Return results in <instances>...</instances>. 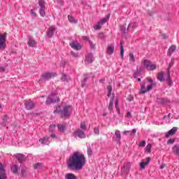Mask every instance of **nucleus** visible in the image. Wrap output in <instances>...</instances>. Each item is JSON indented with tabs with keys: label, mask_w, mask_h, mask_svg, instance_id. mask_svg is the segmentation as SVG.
I'll use <instances>...</instances> for the list:
<instances>
[{
	"label": "nucleus",
	"mask_w": 179,
	"mask_h": 179,
	"mask_svg": "<svg viewBox=\"0 0 179 179\" xmlns=\"http://www.w3.org/2000/svg\"><path fill=\"white\" fill-rule=\"evenodd\" d=\"M55 30H57V27H55V26H50L48 28V29L46 32V34H47L48 37H49V38H51L52 37L54 36Z\"/></svg>",
	"instance_id": "8"
},
{
	"label": "nucleus",
	"mask_w": 179,
	"mask_h": 179,
	"mask_svg": "<svg viewBox=\"0 0 179 179\" xmlns=\"http://www.w3.org/2000/svg\"><path fill=\"white\" fill-rule=\"evenodd\" d=\"M103 115H106V114H104Z\"/></svg>",
	"instance_id": "61"
},
{
	"label": "nucleus",
	"mask_w": 179,
	"mask_h": 179,
	"mask_svg": "<svg viewBox=\"0 0 179 179\" xmlns=\"http://www.w3.org/2000/svg\"><path fill=\"white\" fill-rule=\"evenodd\" d=\"M38 5L39 6H41V8L39 10V13L40 15L42 16V17H44V16H45V2L44 1V0H39L38 1Z\"/></svg>",
	"instance_id": "4"
},
{
	"label": "nucleus",
	"mask_w": 179,
	"mask_h": 179,
	"mask_svg": "<svg viewBox=\"0 0 179 179\" xmlns=\"http://www.w3.org/2000/svg\"><path fill=\"white\" fill-rule=\"evenodd\" d=\"M70 45L71 48H73V50H81V48H82V46L80 45V44H79L76 42H73V43H70Z\"/></svg>",
	"instance_id": "16"
},
{
	"label": "nucleus",
	"mask_w": 179,
	"mask_h": 179,
	"mask_svg": "<svg viewBox=\"0 0 179 179\" xmlns=\"http://www.w3.org/2000/svg\"><path fill=\"white\" fill-rule=\"evenodd\" d=\"M176 50H177V46H176V45H171L168 50V55L171 57V54H173V52H174Z\"/></svg>",
	"instance_id": "20"
},
{
	"label": "nucleus",
	"mask_w": 179,
	"mask_h": 179,
	"mask_svg": "<svg viewBox=\"0 0 179 179\" xmlns=\"http://www.w3.org/2000/svg\"><path fill=\"white\" fill-rule=\"evenodd\" d=\"M115 107L117 111V113L120 114V108H118V99L115 100Z\"/></svg>",
	"instance_id": "43"
},
{
	"label": "nucleus",
	"mask_w": 179,
	"mask_h": 179,
	"mask_svg": "<svg viewBox=\"0 0 179 179\" xmlns=\"http://www.w3.org/2000/svg\"><path fill=\"white\" fill-rule=\"evenodd\" d=\"M0 108H2V105L0 104Z\"/></svg>",
	"instance_id": "58"
},
{
	"label": "nucleus",
	"mask_w": 179,
	"mask_h": 179,
	"mask_svg": "<svg viewBox=\"0 0 179 179\" xmlns=\"http://www.w3.org/2000/svg\"><path fill=\"white\" fill-rule=\"evenodd\" d=\"M157 78L159 80V82H164V72L161 71L158 73Z\"/></svg>",
	"instance_id": "24"
},
{
	"label": "nucleus",
	"mask_w": 179,
	"mask_h": 179,
	"mask_svg": "<svg viewBox=\"0 0 179 179\" xmlns=\"http://www.w3.org/2000/svg\"><path fill=\"white\" fill-rule=\"evenodd\" d=\"M164 167H166V164H162L160 166V169L161 170H163V169H164Z\"/></svg>",
	"instance_id": "51"
},
{
	"label": "nucleus",
	"mask_w": 179,
	"mask_h": 179,
	"mask_svg": "<svg viewBox=\"0 0 179 179\" xmlns=\"http://www.w3.org/2000/svg\"><path fill=\"white\" fill-rule=\"evenodd\" d=\"M6 33L2 34H0V49L5 48V46L6 45Z\"/></svg>",
	"instance_id": "7"
},
{
	"label": "nucleus",
	"mask_w": 179,
	"mask_h": 179,
	"mask_svg": "<svg viewBox=\"0 0 179 179\" xmlns=\"http://www.w3.org/2000/svg\"><path fill=\"white\" fill-rule=\"evenodd\" d=\"M145 145H146V141H143L139 143L138 146H140L141 148H143Z\"/></svg>",
	"instance_id": "46"
},
{
	"label": "nucleus",
	"mask_w": 179,
	"mask_h": 179,
	"mask_svg": "<svg viewBox=\"0 0 179 179\" xmlns=\"http://www.w3.org/2000/svg\"><path fill=\"white\" fill-rule=\"evenodd\" d=\"M56 113H59V114L61 115V118H64V120L69 118V117H71V114H72V106H65L62 108V110L61 109V106H58L54 111V114Z\"/></svg>",
	"instance_id": "2"
},
{
	"label": "nucleus",
	"mask_w": 179,
	"mask_h": 179,
	"mask_svg": "<svg viewBox=\"0 0 179 179\" xmlns=\"http://www.w3.org/2000/svg\"><path fill=\"white\" fill-rule=\"evenodd\" d=\"M178 130V128L177 127H173L171 130H169L166 134V138H169V136H171L173 135H176V132Z\"/></svg>",
	"instance_id": "15"
},
{
	"label": "nucleus",
	"mask_w": 179,
	"mask_h": 179,
	"mask_svg": "<svg viewBox=\"0 0 179 179\" xmlns=\"http://www.w3.org/2000/svg\"><path fill=\"white\" fill-rule=\"evenodd\" d=\"M106 54L108 55H112V54H114V44H110L108 45L106 49Z\"/></svg>",
	"instance_id": "14"
},
{
	"label": "nucleus",
	"mask_w": 179,
	"mask_h": 179,
	"mask_svg": "<svg viewBox=\"0 0 179 179\" xmlns=\"http://www.w3.org/2000/svg\"><path fill=\"white\" fill-rule=\"evenodd\" d=\"M129 61L131 62H135V57L134 56V53L132 52L129 53Z\"/></svg>",
	"instance_id": "36"
},
{
	"label": "nucleus",
	"mask_w": 179,
	"mask_h": 179,
	"mask_svg": "<svg viewBox=\"0 0 179 179\" xmlns=\"http://www.w3.org/2000/svg\"><path fill=\"white\" fill-rule=\"evenodd\" d=\"M172 152L176 156H179V145H175L172 147Z\"/></svg>",
	"instance_id": "23"
},
{
	"label": "nucleus",
	"mask_w": 179,
	"mask_h": 179,
	"mask_svg": "<svg viewBox=\"0 0 179 179\" xmlns=\"http://www.w3.org/2000/svg\"><path fill=\"white\" fill-rule=\"evenodd\" d=\"M21 176L22 177H27V172L26 171V168H22L21 169Z\"/></svg>",
	"instance_id": "34"
},
{
	"label": "nucleus",
	"mask_w": 179,
	"mask_h": 179,
	"mask_svg": "<svg viewBox=\"0 0 179 179\" xmlns=\"http://www.w3.org/2000/svg\"><path fill=\"white\" fill-rule=\"evenodd\" d=\"M168 117H170V114L168 115Z\"/></svg>",
	"instance_id": "59"
},
{
	"label": "nucleus",
	"mask_w": 179,
	"mask_h": 179,
	"mask_svg": "<svg viewBox=\"0 0 179 179\" xmlns=\"http://www.w3.org/2000/svg\"><path fill=\"white\" fill-rule=\"evenodd\" d=\"M90 44L91 45L92 48H94V45H92V42H90Z\"/></svg>",
	"instance_id": "54"
},
{
	"label": "nucleus",
	"mask_w": 179,
	"mask_h": 179,
	"mask_svg": "<svg viewBox=\"0 0 179 179\" xmlns=\"http://www.w3.org/2000/svg\"><path fill=\"white\" fill-rule=\"evenodd\" d=\"M16 158L20 163H23V162H26V157H24L23 154H17L16 155Z\"/></svg>",
	"instance_id": "18"
},
{
	"label": "nucleus",
	"mask_w": 179,
	"mask_h": 179,
	"mask_svg": "<svg viewBox=\"0 0 179 179\" xmlns=\"http://www.w3.org/2000/svg\"><path fill=\"white\" fill-rule=\"evenodd\" d=\"M113 107H114V97L112 96V98L110 100L108 110L109 111H113Z\"/></svg>",
	"instance_id": "26"
},
{
	"label": "nucleus",
	"mask_w": 179,
	"mask_h": 179,
	"mask_svg": "<svg viewBox=\"0 0 179 179\" xmlns=\"http://www.w3.org/2000/svg\"><path fill=\"white\" fill-rule=\"evenodd\" d=\"M24 106L27 110H32V108H34V107H36V103H34V102H33L31 100H29L25 101Z\"/></svg>",
	"instance_id": "10"
},
{
	"label": "nucleus",
	"mask_w": 179,
	"mask_h": 179,
	"mask_svg": "<svg viewBox=\"0 0 179 179\" xmlns=\"http://www.w3.org/2000/svg\"><path fill=\"white\" fill-rule=\"evenodd\" d=\"M80 128H81V129L86 130V124H85L84 123H81Z\"/></svg>",
	"instance_id": "48"
},
{
	"label": "nucleus",
	"mask_w": 179,
	"mask_h": 179,
	"mask_svg": "<svg viewBox=\"0 0 179 179\" xmlns=\"http://www.w3.org/2000/svg\"><path fill=\"white\" fill-rule=\"evenodd\" d=\"M37 43H36V41L31 38H29L28 40V45L29 47H36Z\"/></svg>",
	"instance_id": "25"
},
{
	"label": "nucleus",
	"mask_w": 179,
	"mask_h": 179,
	"mask_svg": "<svg viewBox=\"0 0 179 179\" xmlns=\"http://www.w3.org/2000/svg\"><path fill=\"white\" fill-rule=\"evenodd\" d=\"M124 134H128V131H124Z\"/></svg>",
	"instance_id": "56"
},
{
	"label": "nucleus",
	"mask_w": 179,
	"mask_h": 179,
	"mask_svg": "<svg viewBox=\"0 0 179 179\" xmlns=\"http://www.w3.org/2000/svg\"><path fill=\"white\" fill-rule=\"evenodd\" d=\"M150 163V157H148L147 158V162L143 161L140 163V166L143 170V169H145V167H146V166H148V164H149Z\"/></svg>",
	"instance_id": "17"
},
{
	"label": "nucleus",
	"mask_w": 179,
	"mask_h": 179,
	"mask_svg": "<svg viewBox=\"0 0 179 179\" xmlns=\"http://www.w3.org/2000/svg\"><path fill=\"white\" fill-rule=\"evenodd\" d=\"M51 137L52 138H57V136L55 135V134H51Z\"/></svg>",
	"instance_id": "52"
},
{
	"label": "nucleus",
	"mask_w": 179,
	"mask_h": 179,
	"mask_svg": "<svg viewBox=\"0 0 179 179\" xmlns=\"http://www.w3.org/2000/svg\"><path fill=\"white\" fill-rule=\"evenodd\" d=\"M168 85L169 86H171L173 85V81L171 80V78L170 77V71L168 70V78H166Z\"/></svg>",
	"instance_id": "29"
},
{
	"label": "nucleus",
	"mask_w": 179,
	"mask_h": 179,
	"mask_svg": "<svg viewBox=\"0 0 179 179\" xmlns=\"http://www.w3.org/2000/svg\"><path fill=\"white\" fill-rule=\"evenodd\" d=\"M73 135L75 136H78L80 139H83L86 138V134H85V131H83V130H80V129H78L77 130H76L73 132Z\"/></svg>",
	"instance_id": "9"
},
{
	"label": "nucleus",
	"mask_w": 179,
	"mask_h": 179,
	"mask_svg": "<svg viewBox=\"0 0 179 179\" xmlns=\"http://www.w3.org/2000/svg\"><path fill=\"white\" fill-rule=\"evenodd\" d=\"M43 167V164L41 163H37L34 165V169L35 170H39V169H41Z\"/></svg>",
	"instance_id": "31"
},
{
	"label": "nucleus",
	"mask_w": 179,
	"mask_h": 179,
	"mask_svg": "<svg viewBox=\"0 0 179 179\" xmlns=\"http://www.w3.org/2000/svg\"><path fill=\"white\" fill-rule=\"evenodd\" d=\"M66 164L69 170H82L86 164V157L80 152H74L69 156Z\"/></svg>",
	"instance_id": "1"
},
{
	"label": "nucleus",
	"mask_w": 179,
	"mask_h": 179,
	"mask_svg": "<svg viewBox=\"0 0 179 179\" xmlns=\"http://www.w3.org/2000/svg\"><path fill=\"white\" fill-rule=\"evenodd\" d=\"M120 54L122 58H124V45L122 44V42H120Z\"/></svg>",
	"instance_id": "33"
},
{
	"label": "nucleus",
	"mask_w": 179,
	"mask_h": 179,
	"mask_svg": "<svg viewBox=\"0 0 179 179\" xmlns=\"http://www.w3.org/2000/svg\"><path fill=\"white\" fill-rule=\"evenodd\" d=\"M93 62V55L89 54L86 56L85 63L86 64H92Z\"/></svg>",
	"instance_id": "21"
},
{
	"label": "nucleus",
	"mask_w": 179,
	"mask_h": 179,
	"mask_svg": "<svg viewBox=\"0 0 179 179\" xmlns=\"http://www.w3.org/2000/svg\"><path fill=\"white\" fill-rule=\"evenodd\" d=\"M146 87L145 85V84H142L141 85V90L140 91V93L141 94H145V93H146Z\"/></svg>",
	"instance_id": "32"
},
{
	"label": "nucleus",
	"mask_w": 179,
	"mask_h": 179,
	"mask_svg": "<svg viewBox=\"0 0 179 179\" xmlns=\"http://www.w3.org/2000/svg\"><path fill=\"white\" fill-rule=\"evenodd\" d=\"M143 64L148 71H155L156 69V64H153V63L150 62V61L145 59L143 61Z\"/></svg>",
	"instance_id": "3"
},
{
	"label": "nucleus",
	"mask_w": 179,
	"mask_h": 179,
	"mask_svg": "<svg viewBox=\"0 0 179 179\" xmlns=\"http://www.w3.org/2000/svg\"><path fill=\"white\" fill-rule=\"evenodd\" d=\"M176 141V139L173 138V139H169L167 141V145H173V143H174V142Z\"/></svg>",
	"instance_id": "45"
},
{
	"label": "nucleus",
	"mask_w": 179,
	"mask_h": 179,
	"mask_svg": "<svg viewBox=\"0 0 179 179\" xmlns=\"http://www.w3.org/2000/svg\"><path fill=\"white\" fill-rule=\"evenodd\" d=\"M57 101H59V99L57 98V96L50 95L46 100V104L49 105L51 104V103H55Z\"/></svg>",
	"instance_id": "11"
},
{
	"label": "nucleus",
	"mask_w": 179,
	"mask_h": 179,
	"mask_svg": "<svg viewBox=\"0 0 179 179\" xmlns=\"http://www.w3.org/2000/svg\"><path fill=\"white\" fill-rule=\"evenodd\" d=\"M158 100L159 103H170V100L165 98H161Z\"/></svg>",
	"instance_id": "35"
},
{
	"label": "nucleus",
	"mask_w": 179,
	"mask_h": 179,
	"mask_svg": "<svg viewBox=\"0 0 179 179\" xmlns=\"http://www.w3.org/2000/svg\"><path fill=\"white\" fill-rule=\"evenodd\" d=\"M106 22H107L106 18H103L101 21L98 22V23L94 26V30H100V29H101V27L103 26V24H104V23H106Z\"/></svg>",
	"instance_id": "12"
},
{
	"label": "nucleus",
	"mask_w": 179,
	"mask_h": 179,
	"mask_svg": "<svg viewBox=\"0 0 179 179\" xmlns=\"http://www.w3.org/2000/svg\"><path fill=\"white\" fill-rule=\"evenodd\" d=\"M94 133L96 134V135H100V130L99 129V127L94 128Z\"/></svg>",
	"instance_id": "42"
},
{
	"label": "nucleus",
	"mask_w": 179,
	"mask_h": 179,
	"mask_svg": "<svg viewBox=\"0 0 179 179\" xmlns=\"http://www.w3.org/2000/svg\"><path fill=\"white\" fill-rule=\"evenodd\" d=\"M56 76L57 73L46 72L42 74L41 78L43 79V80H50V79H52V78H55Z\"/></svg>",
	"instance_id": "5"
},
{
	"label": "nucleus",
	"mask_w": 179,
	"mask_h": 179,
	"mask_svg": "<svg viewBox=\"0 0 179 179\" xmlns=\"http://www.w3.org/2000/svg\"><path fill=\"white\" fill-rule=\"evenodd\" d=\"M115 136L116 138V141L117 142H120V141H121V132L120 131V130L115 131Z\"/></svg>",
	"instance_id": "27"
},
{
	"label": "nucleus",
	"mask_w": 179,
	"mask_h": 179,
	"mask_svg": "<svg viewBox=\"0 0 179 179\" xmlns=\"http://www.w3.org/2000/svg\"><path fill=\"white\" fill-rule=\"evenodd\" d=\"M147 80H148V82H150V83H152L153 82V80H152V78H148Z\"/></svg>",
	"instance_id": "50"
},
{
	"label": "nucleus",
	"mask_w": 179,
	"mask_h": 179,
	"mask_svg": "<svg viewBox=\"0 0 179 179\" xmlns=\"http://www.w3.org/2000/svg\"><path fill=\"white\" fill-rule=\"evenodd\" d=\"M164 38H167V36L163 35Z\"/></svg>",
	"instance_id": "55"
},
{
	"label": "nucleus",
	"mask_w": 179,
	"mask_h": 179,
	"mask_svg": "<svg viewBox=\"0 0 179 179\" xmlns=\"http://www.w3.org/2000/svg\"><path fill=\"white\" fill-rule=\"evenodd\" d=\"M126 117H127V118H131V112H127Z\"/></svg>",
	"instance_id": "49"
},
{
	"label": "nucleus",
	"mask_w": 179,
	"mask_h": 179,
	"mask_svg": "<svg viewBox=\"0 0 179 179\" xmlns=\"http://www.w3.org/2000/svg\"><path fill=\"white\" fill-rule=\"evenodd\" d=\"M152 149V144H148L145 148L146 152H148V153H151V150Z\"/></svg>",
	"instance_id": "37"
},
{
	"label": "nucleus",
	"mask_w": 179,
	"mask_h": 179,
	"mask_svg": "<svg viewBox=\"0 0 179 179\" xmlns=\"http://www.w3.org/2000/svg\"><path fill=\"white\" fill-rule=\"evenodd\" d=\"M57 128L60 132H65V131H66V124H57Z\"/></svg>",
	"instance_id": "22"
},
{
	"label": "nucleus",
	"mask_w": 179,
	"mask_h": 179,
	"mask_svg": "<svg viewBox=\"0 0 179 179\" xmlns=\"http://www.w3.org/2000/svg\"><path fill=\"white\" fill-rule=\"evenodd\" d=\"M6 121H8V115H5L3 117V125L5 127L6 125Z\"/></svg>",
	"instance_id": "39"
},
{
	"label": "nucleus",
	"mask_w": 179,
	"mask_h": 179,
	"mask_svg": "<svg viewBox=\"0 0 179 179\" xmlns=\"http://www.w3.org/2000/svg\"><path fill=\"white\" fill-rule=\"evenodd\" d=\"M132 134H136V129H134L132 130Z\"/></svg>",
	"instance_id": "53"
},
{
	"label": "nucleus",
	"mask_w": 179,
	"mask_h": 179,
	"mask_svg": "<svg viewBox=\"0 0 179 179\" xmlns=\"http://www.w3.org/2000/svg\"><path fill=\"white\" fill-rule=\"evenodd\" d=\"M65 178L66 179H77L76 176L73 173H66L65 175Z\"/></svg>",
	"instance_id": "28"
},
{
	"label": "nucleus",
	"mask_w": 179,
	"mask_h": 179,
	"mask_svg": "<svg viewBox=\"0 0 179 179\" xmlns=\"http://www.w3.org/2000/svg\"><path fill=\"white\" fill-rule=\"evenodd\" d=\"M3 71H5V69H3Z\"/></svg>",
	"instance_id": "60"
},
{
	"label": "nucleus",
	"mask_w": 179,
	"mask_h": 179,
	"mask_svg": "<svg viewBox=\"0 0 179 179\" xmlns=\"http://www.w3.org/2000/svg\"><path fill=\"white\" fill-rule=\"evenodd\" d=\"M129 170H131V164H124L123 166V169L121 171L122 176H128V174L129 173Z\"/></svg>",
	"instance_id": "6"
},
{
	"label": "nucleus",
	"mask_w": 179,
	"mask_h": 179,
	"mask_svg": "<svg viewBox=\"0 0 179 179\" xmlns=\"http://www.w3.org/2000/svg\"><path fill=\"white\" fill-rule=\"evenodd\" d=\"M0 179H6V173H5V168L0 162Z\"/></svg>",
	"instance_id": "13"
},
{
	"label": "nucleus",
	"mask_w": 179,
	"mask_h": 179,
	"mask_svg": "<svg viewBox=\"0 0 179 179\" xmlns=\"http://www.w3.org/2000/svg\"><path fill=\"white\" fill-rule=\"evenodd\" d=\"M152 89H153V84H151L150 85H148L147 87V89L145 90V92H150V90H152Z\"/></svg>",
	"instance_id": "44"
},
{
	"label": "nucleus",
	"mask_w": 179,
	"mask_h": 179,
	"mask_svg": "<svg viewBox=\"0 0 179 179\" xmlns=\"http://www.w3.org/2000/svg\"><path fill=\"white\" fill-rule=\"evenodd\" d=\"M98 38H101V40H103V38H106V34H104V33L101 32L98 34Z\"/></svg>",
	"instance_id": "40"
},
{
	"label": "nucleus",
	"mask_w": 179,
	"mask_h": 179,
	"mask_svg": "<svg viewBox=\"0 0 179 179\" xmlns=\"http://www.w3.org/2000/svg\"><path fill=\"white\" fill-rule=\"evenodd\" d=\"M19 170H20V167L17 165H13L11 167V171L13 174H19Z\"/></svg>",
	"instance_id": "19"
},
{
	"label": "nucleus",
	"mask_w": 179,
	"mask_h": 179,
	"mask_svg": "<svg viewBox=\"0 0 179 179\" xmlns=\"http://www.w3.org/2000/svg\"><path fill=\"white\" fill-rule=\"evenodd\" d=\"M107 89H108V97H114L113 95H111V92H113V87L111 85H108L107 87Z\"/></svg>",
	"instance_id": "30"
},
{
	"label": "nucleus",
	"mask_w": 179,
	"mask_h": 179,
	"mask_svg": "<svg viewBox=\"0 0 179 179\" xmlns=\"http://www.w3.org/2000/svg\"><path fill=\"white\" fill-rule=\"evenodd\" d=\"M48 141V137H44L43 138H41L39 140V142H41V143L44 144L45 142Z\"/></svg>",
	"instance_id": "41"
},
{
	"label": "nucleus",
	"mask_w": 179,
	"mask_h": 179,
	"mask_svg": "<svg viewBox=\"0 0 179 179\" xmlns=\"http://www.w3.org/2000/svg\"><path fill=\"white\" fill-rule=\"evenodd\" d=\"M68 20H69V22L71 23H76V20H75V19L73 18V17L69 15L68 16Z\"/></svg>",
	"instance_id": "38"
},
{
	"label": "nucleus",
	"mask_w": 179,
	"mask_h": 179,
	"mask_svg": "<svg viewBox=\"0 0 179 179\" xmlns=\"http://www.w3.org/2000/svg\"><path fill=\"white\" fill-rule=\"evenodd\" d=\"M138 82H141V78H138Z\"/></svg>",
	"instance_id": "57"
},
{
	"label": "nucleus",
	"mask_w": 179,
	"mask_h": 179,
	"mask_svg": "<svg viewBox=\"0 0 179 179\" xmlns=\"http://www.w3.org/2000/svg\"><path fill=\"white\" fill-rule=\"evenodd\" d=\"M30 13H31V16H33V17H37V14L36 13H34V10H31Z\"/></svg>",
	"instance_id": "47"
}]
</instances>
